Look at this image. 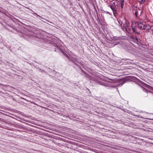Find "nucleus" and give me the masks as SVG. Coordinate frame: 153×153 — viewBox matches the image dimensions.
Listing matches in <instances>:
<instances>
[{"mask_svg":"<svg viewBox=\"0 0 153 153\" xmlns=\"http://www.w3.org/2000/svg\"><path fill=\"white\" fill-rule=\"evenodd\" d=\"M124 29H125L126 31L129 34L131 33V30L130 28L128 27L125 28Z\"/></svg>","mask_w":153,"mask_h":153,"instance_id":"6","label":"nucleus"},{"mask_svg":"<svg viewBox=\"0 0 153 153\" xmlns=\"http://www.w3.org/2000/svg\"><path fill=\"white\" fill-rule=\"evenodd\" d=\"M37 16H38L39 17H41V18H42V17H41V16H39V15H37Z\"/></svg>","mask_w":153,"mask_h":153,"instance_id":"13","label":"nucleus"},{"mask_svg":"<svg viewBox=\"0 0 153 153\" xmlns=\"http://www.w3.org/2000/svg\"><path fill=\"white\" fill-rule=\"evenodd\" d=\"M119 23L123 30H124L125 28L128 27V22L125 18H124L122 22L120 20Z\"/></svg>","mask_w":153,"mask_h":153,"instance_id":"1","label":"nucleus"},{"mask_svg":"<svg viewBox=\"0 0 153 153\" xmlns=\"http://www.w3.org/2000/svg\"><path fill=\"white\" fill-rule=\"evenodd\" d=\"M124 6V1H122L121 2V7L122 9L123 8Z\"/></svg>","mask_w":153,"mask_h":153,"instance_id":"8","label":"nucleus"},{"mask_svg":"<svg viewBox=\"0 0 153 153\" xmlns=\"http://www.w3.org/2000/svg\"><path fill=\"white\" fill-rule=\"evenodd\" d=\"M151 26L148 24H145L144 27H143V30H145L146 32L147 33L149 32Z\"/></svg>","mask_w":153,"mask_h":153,"instance_id":"3","label":"nucleus"},{"mask_svg":"<svg viewBox=\"0 0 153 153\" xmlns=\"http://www.w3.org/2000/svg\"><path fill=\"white\" fill-rule=\"evenodd\" d=\"M133 23H131V27L132 30L134 32V33L137 35L140 34V33L134 27H133Z\"/></svg>","mask_w":153,"mask_h":153,"instance_id":"4","label":"nucleus"},{"mask_svg":"<svg viewBox=\"0 0 153 153\" xmlns=\"http://www.w3.org/2000/svg\"><path fill=\"white\" fill-rule=\"evenodd\" d=\"M135 39L137 40V41H138V39L136 37Z\"/></svg>","mask_w":153,"mask_h":153,"instance_id":"12","label":"nucleus"},{"mask_svg":"<svg viewBox=\"0 0 153 153\" xmlns=\"http://www.w3.org/2000/svg\"><path fill=\"white\" fill-rule=\"evenodd\" d=\"M111 2V5H109L108 6L113 11L114 15L116 16L117 13V10L116 9V7L115 3L116 2L115 1L114 2V1H112Z\"/></svg>","mask_w":153,"mask_h":153,"instance_id":"2","label":"nucleus"},{"mask_svg":"<svg viewBox=\"0 0 153 153\" xmlns=\"http://www.w3.org/2000/svg\"><path fill=\"white\" fill-rule=\"evenodd\" d=\"M153 36V25L151 26V28H150V32Z\"/></svg>","mask_w":153,"mask_h":153,"instance_id":"7","label":"nucleus"},{"mask_svg":"<svg viewBox=\"0 0 153 153\" xmlns=\"http://www.w3.org/2000/svg\"><path fill=\"white\" fill-rule=\"evenodd\" d=\"M62 53L63 54L65 55L66 57L68 58H69L71 59L69 57V56L66 54L63 51H62Z\"/></svg>","mask_w":153,"mask_h":153,"instance_id":"9","label":"nucleus"},{"mask_svg":"<svg viewBox=\"0 0 153 153\" xmlns=\"http://www.w3.org/2000/svg\"><path fill=\"white\" fill-rule=\"evenodd\" d=\"M145 0H141V1L140 2V4H141V3H144L145 1Z\"/></svg>","mask_w":153,"mask_h":153,"instance_id":"10","label":"nucleus"},{"mask_svg":"<svg viewBox=\"0 0 153 153\" xmlns=\"http://www.w3.org/2000/svg\"><path fill=\"white\" fill-rule=\"evenodd\" d=\"M135 14L136 16L137 17L138 14V12L137 11H136L135 12Z\"/></svg>","mask_w":153,"mask_h":153,"instance_id":"11","label":"nucleus"},{"mask_svg":"<svg viewBox=\"0 0 153 153\" xmlns=\"http://www.w3.org/2000/svg\"><path fill=\"white\" fill-rule=\"evenodd\" d=\"M136 23L137 24V26L141 30L143 29V27H144L145 24H144L141 22H136Z\"/></svg>","mask_w":153,"mask_h":153,"instance_id":"5","label":"nucleus"}]
</instances>
